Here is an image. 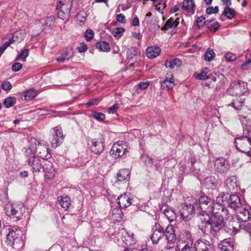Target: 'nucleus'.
<instances>
[{"label": "nucleus", "instance_id": "2f4dec72", "mask_svg": "<svg viewBox=\"0 0 251 251\" xmlns=\"http://www.w3.org/2000/svg\"><path fill=\"white\" fill-rule=\"evenodd\" d=\"M92 145L88 144L90 146L91 151L96 154H98L102 151L104 145L103 142H91Z\"/></svg>", "mask_w": 251, "mask_h": 251}, {"label": "nucleus", "instance_id": "a878e982", "mask_svg": "<svg viewBox=\"0 0 251 251\" xmlns=\"http://www.w3.org/2000/svg\"><path fill=\"white\" fill-rule=\"evenodd\" d=\"M125 149H123L121 145L114 144L111 150V154L115 158L123 155L125 152Z\"/></svg>", "mask_w": 251, "mask_h": 251}, {"label": "nucleus", "instance_id": "2eb2a0df", "mask_svg": "<svg viewBox=\"0 0 251 251\" xmlns=\"http://www.w3.org/2000/svg\"><path fill=\"white\" fill-rule=\"evenodd\" d=\"M214 166L216 171L221 173H226L228 169V162L223 157L216 159Z\"/></svg>", "mask_w": 251, "mask_h": 251}, {"label": "nucleus", "instance_id": "5701e85b", "mask_svg": "<svg viewBox=\"0 0 251 251\" xmlns=\"http://www.w3.org/2000/svg\"><path fill=\"white\" fill-rule=\"evenodd\" d=\"M36 142H31L29 146L23 148L22 151L24 153L26 159L32 156H35L34 153L36 152Z\"/></svg>", "mask_w": 251, "mask_h": 251}, {"label": "nucleus", "instance_id": "3c124183", "mask_svg": "<svg viewBox=\"0 0 251 251\" xmlns=\"http://www.w3.org/2000/svg\"><path fill=\"white\" fill-rule=\"evenodd\" d=\"M28 52L29 50L28 49H25L23 50L20 54L17 56L16 60H19L21 58L23 61H25L26 58L28 55Z\"/></svg>", "mask_w": 251, "mask_h": 251}, {"label": "nucleus", "instance_id": "6e6d98bb", "mask_svg": "<svg viewBox=\"0 0 251 251\" xmlns=\"http://www.w3.org/2000/svg\"><path fill=\"white\" fill-rule=\"evenodd\" d=\"M92 116L98 121L102 122L105 119V115L100 112H94Z\"/></svg>", "mask_w": 251, "mask_h": 251}, {"label": "nucleus", "instance_id": "a19ab883", "mask_svg": "<svg viewBox=\"0 0 251 251\" xmlns=\"http://www.w3.org/2000/svg\"><path fill=\"white\" fill-rule=\"evenodd\" d=\"M60 201V204L61 206L65 210H66L69 208L71 202L70 199L69 197L66 196L65 197H61Z\"/></svg>", "mask_w": 251, "mask_h": 251}, {"label": "nucleus", "instance_id": "37998d69", "mask_svg": "<svg viewBox=\"0 0 251 251\" xmlns=\"http://www.w3.org/2000/svg\"><path fill=\"white\" fill-rule=\"evenodd\" d=\"M141 160L148 166H152L153 164V159L147 154H142L140 157Z\"/></svg>", "mask_w": 251, "mask_h": 251}, {"label": "nucleus", "instance_id": "c85d7f7f", "mask_svg": "<svg viewBox=\"0 0 251 251\" xmlns=\"http://www.w3.org/2000/svg\"><path fill=\"white\" fill-rule=\"evenodd\" d=\"M73 54V50L71 48L67 49L66 50L62 53L61 55L57 58L59 63H63L66 60L71 58Z\"/></svg>", "mask_w": 251, "mask_h": 251}, {"label": "nucleus", "instance_id": "39448f33", "mask_svg": "<svg viewBox=\"0 0 251 251\" xmlns=\"http://www.w3.org/2000/svg\"><path fill=\"white\" fill-rule=\"evenodd\" d=\"M196 159L194 156L191 155V157L186 161H185L184 164H182L180 167V171L181 172V175H187L192 174L193 175L196 176L200 173V169H197L195 166Z\"/></svg>", "mask_w": 251, "mask_h": 251}, {"label": "nucleus", "instance_id": "0e129e2a", "mask_svg": "<svg viewBox=\"0 0 251 251\" xmlns=\"http://www.w3.org/2000/svg\"><path fill=\"white\" fill-rule=\"evenodd\" d=\"M1 88L6 91H9L11 89L12 85L9 81H6L2 83Z\"/></svg>", "mask_w": 251, "mask_h": 251}, {"label": "nucleus", "instance_id": "a211bd4d", "mask_svg": "<svg viewBox=\"0 0 251 251\" xmlns=\"http://www.w3.org/2000/svg\"><path fill=\"white\" fill-rule=\"evenodd\" d=\"M36 151L39 158L43 159H48L50 157V154L48 152V148L42 145L40 142L36 143Z\"/></svg>", "mask_w": 251, "mask_h": 251}, {"label": "nucleus", "instance_id": "de8ad7c7", "mask_svg": "<svg viewBox=\"0 0 251 251\" xmlns=\"http://www.w3.org/2000/svg\"><path fill=\"white\" fill-rule=\"evenodd\" d=\"M215 53L212 50L208 49L204 54V59L206 61L210 62L214 58Z\"/></svg>", "mask_w": 251, "mask_h": 251}, {"label": "nucleus", "instance_id": "9d476101", "mask_svg": "<svg viewBox=\"0 0 251 251\" xmlns=\"http://www.w3.org/2000/svg\"><path fill=\"white\" fill-rule=\"evenodd\" d=\"M151 238L153 244H157L159 240L164 237V228L159 224L155 223Z\"/></svg>", "mask_w": 251, "mask_h": 251}, {"label": "nucleus", "instance_id": "423d86ee", "mask_svg": "<svg viewBox=\"0 0 251 251\" xmlns=\"http://www.w3.org/2000/svg\"><path fill=\"white\" fill-rule=\"evenodd\" d=\"M247 86V83L244 81L241 80L234 81L231 84L228 93L231 95L241 96L248 92Z\"/></svg>", "mask_w": 251, "mask_h": 251}, {"label": "nucleus", "instance_id": "c9c22d12", "mask_svg": "<svg viewBox=\"0 0 251 251\" xmlns=\"http://www.w3.org/2000/svg\"><path fill=\"white\" fill-rule=\"evenodd\" d=\"M208 68L204 67L201 70L200 73H195L194 76L197 79L199 80L207 79H208V75H207V74L208 73Z\"/></svg>", "mask_w": 251, "mask_h": 251}, {"label": "nucleus", "instance_id": "69168bd1", "mask_svg": "<svg viewBox=\"0 0 251 251\" xmlns=\"http://www.w3.org/2000/svg\"><path fill=\"white\" fill-rule=\"evenodd\" d=\"M153 164L152 165V166H154L155 170L156 171L160 172L161 171L162 167L163 166V164L161 163V162H156L155 161H153Z\"/></svg>", "mask_w": 251, "mask_h": 251}, {"label": "nucleus", "instance_id": "f257e3e1", "mask_svg": "<svg viewBox=\"0 0 251 251\" xmlns=\"http://www.w3.org/2000/svg\"><path fill=\"white\" fill-rule=\"evenodd\" d=\"M215 204L213 199L203 195L200 197L197 205V209L200 210L198 215L201 221L199 228L211 240L218 237L220 229L224 226L223 216L218 213Z\"/></svg>", "mask_w": 251, "mask_h": 251}, {"label": "nucleus", "instance_id": "f03ea898", "mask_svg": "<svg viewBox=\"0 0 251 251\" xmlns=\"http://www.w3.org/2000/svg\"><path fill=\"white\" fill-rule=\"evenodd\" d=\"M9 203L7 191L0 189V205H7L4 208V211L7 215L16 218L17 220L21 219L23 213L25 210L23 204L19 205L14 204L8 205Z\"/></svg>", "mask_w": 251, "mask_h": 251}, {"label": "nucleus", "instance_id": "6e6552de", "mask_svg": "<svg viewBox=\"0 0 251 251\" xmlns=\"http://www.w3.org/2000/svg\"><path fill=\"white\" fill-rule=\"evenodd\" d=\"M225 189L230 194H236L240 189L237 177L231 176L227 178L225 182Z\"/></svg>", "mask_w": 251, "mask_h": 251}, {"label": "nucleus", "instance_id": "bb28decb", "mask_svg": "<svg viewBox=\"0 0 251 251\" xmlns=\"http://www.w3.org/2000/svg\"><path fill=\"white\" fill-rule=\"evenodd\" d=\"M218 247L223 251H233V244L230 239H226L221 242Z\"/></svg>", "mask_w": 251, "mask_h": 251}, {"label": "nucleus", "instance_id": "f704fd0d", "mask_svg": "<svg viewBox=\"0 0 251 251\" xmlns=\"http://www.w3.org/2000/svg\"><path fill=\"white\" fill-rule=\"evenodd\" d=\"M223 224H224V226L220 229V230L224 228L225 232L229 233L230 235H235L239 231V229L238 228H237L236 227H235L232 224V225L229 224L228 226H226L224 220L223 221Z\"/></svg>", "mask_w": 251, "mask_h": 251}, {"label": "nucleus", "instance_id": "680f3d73", "mask_svg": "<svg viewBox=\"0 0 251 251\" xmlns=\"http://www.w3.org/2000/svg\"><path fill=\"white\" fill-rule=\"evenodd\" d=\"M55 21V17L53 16H50V17H48L46 20H45V23L46 25L51 27L53 24L54 23Z\"/></svg>", "mask_w": 251, "mask_h": 251}, {"label": "nucleus", "instance_id": "09e8293b", "mask_svg": "<svg viewBox=\"0 0 251 251\" xmlns=\"http://www.w3.org/2000/svg\"><path fill=\"white\" fill-rule=\"evenodd\" d=\"M243 143L245 144L248 143L250 145L249 149H241L238 147V145L236 144L235 147L236 149L240 151L245 153L248 156L251 157V142H243Z\"/></svg>", "mask_w": 251, "mask_h": 251}, {"label": "nucleus", "instance_id": "393cba45", "mask_svg": "<svg viewBox=\"0 0 251 251\" xmlns=\"http://www.w3.org/2000/svg\"><path fill=\"white\" fill-rule=\"evenodd\" d=\"M130 171L129 169H123L119 171L117 174V179L119 181H128L130 179Z\"/></svg>", "mask_w": 251, "mask_h": 251}, {"label": "nucleus", "instance_id": "a18cd8bd", "mask_svg": "<svg viewBox=\"0 0 251 251\" xmlns=\"http://www.w3.org/2000/svg\"><path fill=\"white\" fill-rule=\"evenodd\" d=\"M16 102V99L14 97H9L5 99L3 104L6 108L13 106Z\"/></svg>", "mask_w": 251, "mask_h": 251}, {"label": "nucleus", "instance_id": "8fccbe9b", "mask_svg": "<svg viewBox=\"0 0 251 251\" xmlns=\"http://www.w3.org/2000/svg\"><path fill=\"white\" fill-rule=\"evenodd\" d=\"M124 243L126 245L131 246L135 244V241L133 237V234L131 233L129 235L127 236L126 239H123Z\"/></svg>", "mask_w": 251, "mask_h": 251}, {"label": "nucleus", "instance_id": "49530a36", "mask_svg": "<svg viewBox=\"0 0 251 251\" xmlns=\"http://www.w3.org/2000/svg\"><path fill=\"white\" fill-rule=\"evenodd\" d=\"M166 218L170 222H172L176 219V214L174 209L171 208L164 214Z\"/></svg>", "mask_w": 251, "mask_h": 251}, {"label": "nucleus", "instance_id": "338daca9", "mask_svg": "<svg viewBox=\"0 0 251 251\" xmlns=\"http://www.w3.org/2000/svg\"><path fill=\"white\" fill-rule=\"evenodd\" d=\"M22 68V65L19 62L14 63L12 66V70L14 72L20 71Z\"/></svg>", "mask_w": 251, "mask_h": 251}, {"label": "nucleus", "instance_id": "aec40b11", "mask_svg": "<svg viewBox=\"0 0 251 251\" xmlns=\"http://www.w3.org/2000/svg\"><path fill=\"white\" fill-rule=\"evenodd\" d=\"M22 231L18 226H12L9 228V232L7 235V239L9 242L16 238L24 236Z\"/></svg>", "mask_w": 251, "mask_h": 251}, {"label": "nucleus", "instance_id": "864d4df0", "mask_svg": "<svg viewBox=\"0 0 251 251\" xmlns=\"http://www.w3.org/2000/svg\"><path fill=\"white\" fill-rule=\"evenodd\" d=\"M244 103L243 100L242 99L240 100H233L232 101V105L233 107L236 110L240 109V107L243 105Z\"/></svg>", "mask_w": 251, "mask_h": 251}, {"label": "nucleus", "instance_id": "774afa93", "mask_svg": "<svg viewBox=\"0 0 251 251\" xmlns=\"http://www.w3.org/2000/svg\"><path fill=\"white\" fill-rule=\"evenodd\" d=\"M251 67V60H248L244 62L241 66V68L243 70H247Z\"/></svg>", "mask_w": 251, "mask_h": 251}, {"label": "nucleus", "instance_id": "e2e57ef3", "mask_svg": "<svg viewBox=\"0 0 251 251\" xmlns=\"http://www.w3.org/2000/svg\"><path fill=\"white\" fill-rule=\"evenodd\" d=\"M225 58L227 61H233L236 60V56L234 54L231 52L226 53L225 54Z\"/></svg>", "mask_w": 251, "mask_h": 251}, {"label": "nucleus", "instance_id": "e433bc0d", "mask_svg": "<svg viewBox=\"0 0 251 251\" xmlns=\"http://www.w3.org/2000/svg\"><path fill=\"white\" fill-rule=\"evenodd\" d=\"M174 85V80L172 76L170 78H166L161 83V87L162 89L167 90L173 88Z\"/></svg>", "mask_w": 251, "mask_h": 251}, {"label": "nucleus", "instance_id": "cd10ccee", "mask_svg": "<svg viewBox=\"0 0 251 251\" xmlns=\"http://www.w3.org/2000/svg\"><path fill=\"white\" fill-rule=\"evenodd\" d=\"M37 96V92L32 88L23 93L21 99L24 100L29 101L34 99Z\"/></svg>", "mask_w": 251, "mask_h": 251}, {"label": "nucleus", "instance_id": "13d9d810", "mask_svg": "<svg viewBox=\"0 0 251 251\" xmlns=\"http://www.w3.org/2000/svg\"><path fill=\"white\" fill-rule=\"evenodd\" d=\"M70 13L64 11H58V17L62 20H68L69 18Z\"/></svg>", "mask_w": 251, "mask_h": 251}, {"label": "nucleus", "instance_id": "1a4fd4ad", "mask_svg": "<svg viewBox=\"0 0 251 251\" xmlns=\"http://www.w3.org/2000/svg\"><path fill=\"white\" fill-rule=\"evenodd\" d=\"M25 162L31 167L33 173L39 172L43 168L41 160L39 157L35 156L28 157L26 159Z\"/></svg>", "mask_w": 251, "mask_h": 251}, {"label": "nucleus", "instance_id": "f8f14e48", "mask_svg": "<svg viewBox=\"0 0 251 251\" xmlns=\"http://www.w3.org/2000/svg\"><path fill=\"white\" fill-rule=\"evenodd\" d=\"M197 251H213V245L209 241L200 239L195 242Z\"/></svg>", "mask_w": 251, "mask_h": 251}, {"label": "nucleus", "instance_id": "7ed1b4c3", "mask_svg": "<svg viewBox=\"0 0 251 251\" xmlns=\"http://www.w3.org/2000/svg\"><path fill=\"white\" fill-rule=\"evenodd\" d=\"M197 199L193 197L188 198V201L185 202L184 205L180 210V218L185 221L191 219L195 213V209H197Z\"/></svg>", "mask_w": 251, "mask_h": 251}, {"label": "nucleus", "instance_id": "473e14b6", "mask_svg": "<svg viewBox=\"0 0 251 251\" xmlns=\"http://www.w3.org/2000/svg\"><path fill=\"white\" fill-rule=\"evenodd\" d=\"M178 24V22L175 20L174 18H171L166 22L164 26L161 28V30L166 31L169 28L176 27Z\"/></svg>", "mask_w": 251, "mask_h": 251}, {"label": "nucleus", "instance_id": "052dcab7", "mask_svg": "<svg viewBox=\"0 0 251 251\" xmlns=\"http://www.w3.org/2000/svg\"><path fill=\"white\" fill-rule=\"evenodd\" d=\"M219 11V7L218 6L213 7L212 6L207 8L206 12L208 14H216Z\"/></svg>", "mask_w": 251, "mask_h": 251}, {"label": "nucleus", "instance_id": "4d7b16f0", "mask_svg": "<svg viewBox=\"0 0 251 251\" xmlns=\"http://www.w3.org/2000/svg\"><path fill=\"white\" fill-rule=\"evenodd\" d=\"M94 33L91 29H87L85 32V39L87 41H90L94 38Z\"/></svg>", "mask_w": 251, "mask_h": 251}, {"label": "nucleus", "instance_id": "603ef678", "mask_svg": "<svg viewBox=\"0 0 251 251\" xmlns=\"http://www.w3.org/2000/svg\"><path fill=\"white\" fill-rule=\"evenodd\" d=\"M125 30L123 27H117L113 29L112 34L115 37H121Z\"/></svg>", "mask_w": 251, "mask_h": 251}, {"label": "nucleus", "instance_id": "9b49d317", "mask_svg": "<svg viewBox=\"0 0 251 251\" xmlns=\"http://www.w3.org/2000/svg\"><path fill=\"white\" fill-rule=\"evenodd\" d=\"M251 207H243L241 206L236 211V217L239 221L246 222L251 219Z\"/></svg>", "mask_w": 251, "mask_h": 251}, {"label": "nucleus", "instance_id": "4468645a", "mask_svg": "<svg viewBox=\"0 0 251 251\" xmlns=\"http://www.w3.org/2000/svg\"><path fill=\"white\" fill-rule=\"evenodd\" d=\"M227 206L235 211L242 206L241 199L236 194H230Z\"/></svg>", "mask_w": 251, "mask_h": 251}, {"label": "nucleus", "instance_id": "6ab92c4d", "mask_svg": "<svg viewBox=\"0 0 251 251\" xmlns=\"http://www.w3.org/2000/svg\"><path fill=\"white\" fill-rule=\"evenodd\" d=\"M164 236L169 243H173L176 240V235L174 227L172 225H168L164 229Z\"/></svg>", "mask_w": 251, "mask_h": 251}, {"label": "nucleus", "instance_id": "ea45409f", "mask_svg": "<svg viewBox=\"0 0 251 251\" xmlns=\"http://www.w3.org/2000/svg\"><path fill=\"white\" fill-rule=\"evenodd\" d=\"M223 14L226 16L227 19H231L235 16L236 12L233 9L229 7H225Z\"/></svg>", "mask_w": 251, "mask_h": 251}, {"label": "nucleus", "instance_id": "79ce46f5", "mask_svg": "<svg viewBox=\"0 0 251 251\" xmlns=\"http://www.w3.org/2000/svg\"><path fill=\"white\" fill-rule=\"evenodd\" d=\"M96 47L103 51H109L110 50L109 44L104 41L97 43Z\"/></svg>", "mask_w": 251, "mask_h": 251}, {"label": "nucleus", "instance_id": "7c9ffc66", "mask_svg": "<svg viewBox=\"0 0 251 251\" xmlns=\"http://www.w3.org/2000/svg\"><path fill=\"white\" fill-rule=\"evenodd\" d=\"M195 5L192 0H184L182 2V8L187 12L194 13Z\"/></svg>", "mask_w": 251, "mask_h": 251}, {"label": "nucleus", "instance_id": "b1692460", "mask_svg": "<svg viewBox=\"0 0 251 251\" xmlns=\"http://www.w3.org/2000/svg\"><path fill=\"white\" fill-rule=\"evenodd\" d=\"M25 236L24 235V236L13 239L11 240V242H10V244L13 249L18 251H20L25 246Z\"/></svg>", "mask_w": 251, "mask_h": 251}, {"label": "nucleus", "instance_id": "dca6fc26", "mask_svg": "<svg viewBox=\"0 0 251 251\" xmlns=\"http://www.w3.org/2000/svg\"><path fill=\"white\" fill-rule=\"evenodd\" d=\"M183 235L185 236L186 239L181 244H179L178 248L179 251L183 250H187L190 248L191 246H194L193 241L191 232L189 231H184Z\"/></svg>", "mask_w": 251, "mask_h": 251}, {"label": "nucleus", "instance_id": "c756f323", "mask_svg": "<svg viewBox=\"0 0 251 251\" xmlns=\"http://www.w3.org/2000/svg\"><path fill=\"white\" fill-rule=\"evenodd\" d=\"M160 49L158 47H150L146 50L147 56L150 58H153L159 55Z\"/></svg>", "mask_w": 251, "mask_h": 251}, {"label": "nucleus", "instance_id": "0eeeda50", "mask_svg": "<svg viewBox=\"0 0 251 251\" xmlns=\"http://www.w3.org/2000/svg\"><path fill=\"white\" fill-rule=\"evenodd\" d=\"M240 119L244 129L243 130V136H240L239 137H236L234 139L236 140H245L247 139L248 141H251V120L247 119V117L244 115H240Z\"/></svg>", "mask_w": 251, "mask_h": 251}, {"label": "nucleus", "instance_id": "20e7f679", "mask_svg": "<svg viewBox=\"0 0 251 251\" xmlns=\"http://www.w3.org/2000/svg\"><path fill=\"white\" fill-rule=\"evenodd\" d=\"M230 194L226 191L220 193L216 198V201L215 202V206L218 210V213H222L226 214L227 210L226 206H227L228 199Z\"/></svg>", "mask_w": 251, "mask_h": 251}, {"label": "nucleus", "instance_id": "bf43d9fd", "mask_svg": "<svg viewBox=\"0 0 251 251\" xmlns=\"http://www.w3.org/2000/svg\"><path fill=\"white\" fill-rule=\"evenodd\" d=\"M113 215H116L115 218H121L122 215V211L121 208H115L112 210Z\"/></svg>", "mask_w": 251, "mask_h": 251}, {"label": "nucleus", "instance_id": "5fc2aeb1", "mask_svg": "<svg viewBox=\"0 0 251 251\" xmlns=\"http://www.w3.org/2000/svg\"><path fill=\"white\" fill-rule=\"evenodd\" d=\"M211 22L208 20L205 21V18L203 16L199 17L197 20V25L198 27H202L204 24L207 25V23H210Z\"/></svg>", "mask_w": 251, "mask_h": 251}, {"label": "nucleus", "instance_id": "f3484780", "mask_svg": "<svg viewBox=\"0 0 251 251\" xmlns=\"http://www.w3.org/2000/svg\"><path fill=\"white\" fill-rule=\"evenodd\" d=\"M208 79L212 80L213 84L212 85L214 86L216 84V88H218L223 85L225 77L222 74L218 72L208 75Z\"/></svg>", "mask_w": 251, "mask_h": 251}, {"label": "nucleus", "instance_id": "58836bf2", "mask_svg": "<svg viewBox=\"0 0 251 251\" xmlns=\"http://www.w3.org/2000/svg\"><path fill=\"white\" fill-rule=\"evenodd\" d=\"M56 9L59 11L70 13L71 5L69 4L63 3L62 1H60L56 5Z\"/></svg>", "mask_w": 251, "mask_h": 251}, {"label": "nucleus", "instance_id": "c03bdc74", "mask_svg": "<svg viewBox=\"0 0 251 251\" xmlns=\"http://www.w3.org/2000/svg\"><path fill=\"white\" fill-rule=\"evenodd\" d=\"M53 130L55 133L56 136V141H59V140H62L64 139V136L63 135L62 128L60 126H57L53 128Z\"/></svg>", "mask_w": 251, "mask_h": 251}, {"label": "nucleus", "instance_id": "4c0bfd02", "mask_svg": "<svg viewBox=\"0 0 251 251\" xmlns=\"http://www.w3.org/2000/svg\"><path fill=\"white\" fill-rule=\"evenodd\" d=\"M181 61L178 58H175L172 61H166L165 66L167 68L171 69L175 68V67H179L181 65Z\"/></svg>", "mask_w": 251, "mask_h": 251}, {"label": "nucleus", "instance_id": "412c9836", "mask_svg": "<svg viewBox=\"0 0 251 251\" xmlns=\"http://www.w3.org/2000/svg\"><path fill=\"white\" fill-rule=\"evenodd\" d=\"M118 204L121 208H126L132 203V199L128 196L127 193L121 195L117 198Z\"/></svg>", "mask_w": 251, "mask_h": 251}, {"label": "nucleus", "instance_id": "4be33fe9", "mask_svg": "<svg viewBox=\"0 0 251 251\" xmlns=\"http://www.w3.org/2000/svg\"><path fill=\"white\" fill-rule=\"evenodd\" d=\"M203 184L207 189H214L217 186L218 182L214 176H210L204 179Z\"/></svg>", "mask_w": 251, "mask_h": 251}, {"label": "nucleus", "instance_id": "ddd939ff", "mask_svg": "<svg viewBox=\"0 0 251 251\" xmlns=\"http://www.w3.org/2000/svg\"><path fill=\"white\" fill-rule=\"evenodd\" d=\"M127 55L128 61L131 62V65L133 64L134 62H137L140 60V51L136 47H131L129 49Z\"/></svg>", "mask_w": 251, "mask_h": 251}, {"label": "nucleus", "instance_id": "72a5a7b5", "mask_svg": "<svg viewBox=\"0 0 251 251\" xmlns=\"http://www.w3.org/2000/svg\"><path fill=\"white\" fill-rule=\"evenodd\" d=\"M20 31H16L13 34V37L9 39L8 41H6L2 46L0 47V57L2 55V54L3 53L4 50L7 49V48L15 40H14V38L15 37H17L18 36L19 34H20Z\"/></svg>", "mask_w": 251, "mask_h": 251}]
</instances>
